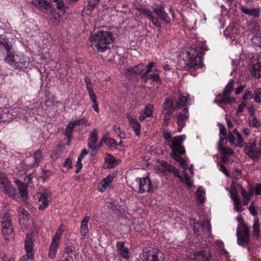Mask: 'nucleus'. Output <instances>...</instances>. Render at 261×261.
Wrapping results in <instances>:
<instances>
[{
	"mask_svg": "<svg viewBox=\"0 0 261 261\" xmlns=\"http://www.w3.org/2000/svg\"><path fill=\"white\" fill-rule=\"evenodd\" d=\"M237 243L239 246L246 247L250 242L251 234L248 226L241 222L237 229Z\"/></svg>",
	"mask_w": 261,
	"mask_h": 261,
	"instance_id": "obj_6",
	"label": "nucleus"
},
{
	"mask_svg": "<svg viewBox=\"0 0 261 261\" xmlns=\"http://www.w3.org/2000/svg\"><path fill=\"white\" fill-rule=\"evenodd\" d=\"M0 44L2 45L5 48L7 55L9 53H11V48L12 45L10 43L9 41L6 39V36L5 35H0Z\"/></svg>",
	"mask_w": 261,
	"mask_h": 261,
	"instance_id": "obj_30",
	"label": "nucleus"
},
{
	"mask_svg": "<svg viewBox=\"0 0 261 261\" xmlns=\"http://www.w3.org/2000/svg\"><path fill=\"white\" fill-rule=\"evenodd\" d=\"M153 105L148 104L146 106L144 109V114L145 117H149L152 116V114Z\"/></svg>",
	"mask_w": 261,
	"mask_h": 261,
	"instance_id": "obj_46",
	"label": "nucleus"
},
{
	"mask_svg": "<svg viewBox=\"0 0 261 261\" xmlns=\"http://www.w3.org/2000/svg\"><path fill=\"white\" fill-rule=\"evenodd\" d=\"M217 149L220 151L221 155H227L233 154V151L230 148L223 146L221 143H218Z\"/></svg>",
	"mask_w": 261,
	"mask_h": 261,
	"instance_id": "obj_32",
	"label": "nucleus"
},
{
	"mask_svg": "<svg viewBox=\"0 0 261 261\" xmlns=\"http://www.w3.org/2000/svg\"><path fill=\"white\" fill-rule=\"evenodd\" d=\"M188 96H180L177 100L176 101L175 108H176V110L180 109L183 107H187L186 105H190V101L189 102Z\"/></svg>",
	"mask_w": 261,
	"mask_h": 261,
	"instance_id": "obj_31",
	"label": "nucleus"
},
{
	"mask_svg": "<svg viewBox=\"0 0 261 261\" xmlns=\"http://www.w3.org/2000/svg\"><path fill=\"white\" fill-rule=\"evenodd\" d=\"M149 77L152 81L155 82H160L161 79L159 72L156 71L155 72L149 75Z\"/></svg>",
	"mask_w": 261,
	"mask_h": 261,
	"instance_id": "obj_49",
	"label": "nucleus"
},
{
	"mask_svg": "<svg viewBox=\"0 0 261 261\" xmlns=\"http://www.w3.org/2000/svg\"><path fill=\"white\" fill-rule=\"evenodd\" d=\"M113 130L121 139H125L126 137L125 133L123 132L119 126L115 125L113 126Z\"/></svg>",
	"mask_w": 261,
	"mask_h": 261,
	"instance_id": "obj_40",
	"label": "nucleus"
},
{
	"mask_svg": "<svg viewBox=\"0 0 261 261\" xmlns=\"http://www.w3.org/2000/svg\"><path fill=\"white\" fill-rule=\"evenodd\" d=\"M187 57L188 58L187 65L190 68L195 69L200 66L201 53L199 47H190L187 53Z\"/></svg>",
	"mask_w": 261,
	"mask_h": 261,
	"instance_id": "obj_7",
	"label": "nucleus"
},
{
	"mask_svg": "<svg viewBox=\"0 0 261 261\" xmlns=\"http://www.w3.org/2000/svg\"><path fill=\"white\" fill-rule=\"evenodd\" d=\"M230 196L231 198L233 201L234 204H238V203L240 202V198L237 193H233L232 192H230Z\"/></svg>",
	"mask_w": 261,
	"mask_h": 261,
	"instance_id": "obj_53",
	"label": "nucleus"
},
{
	"mask_svg": "<svg viewBox=\"0 0 261 261\" xmlns=\"http://www.w3.org/2000/svg\"><path fill=\"white\" fill-rule=\"evenodd\" d=\"M145 68V65L143 63H140L133 68L126 69V74H128L129 73H133L135 74H140L144 71Z\"/></svg>",
	"mask_w": 261,
	"mask_h": 261,
	"instance_id": "obj_27",
	"label": "nucleus"
},
{
	"mask_svg": "<svg viewBox=\"0 0 261 261\" xmlns=\"http://www.w3.org/2000/svg\"><path fill=\"white\" fill-rule=\"evenodd\" d=\"M247 105V103L245 101H242L241 102V103L239 105V106L238 107V108L237 110V112L238 114H239V113H241L242 112H243V111H244V109L245 108V107H246Z\"/></svg>",
	"mask_w": 261,
	"mask_h": 261,
	"instance_id": "obj_55",
	"label": "nucleus"
},
{
	"mask_svg": "<svg viewBox=\"0 0 261 261\" xmlns=\"http://www.w3.org/2000/svg\"><path fill=\"white\" fill-rule=\"evenodd\" d=\"M32 4L42 12L54 15L53 6L46 0H32Z\"/></svg>",
	"mask_w": 261,
	"mask_h": 261,
	"instance_id": "obj_16",
	"label": "nucleus"
},
{
	"mask_svg": "<svg viewBox=\"0 0 261 261\" xmlns=\"http://www.w3.org/2000/svg\"><path fill=\"white\" fill-rule=\"evenodd\" d=\"M162 253L156 248H145L140 255L142 261H163L162 259Z\"/></svg>",
	"mask_w": 261,
	"mask_h": 261,
	"instance_id": "obj_8",
	"label": "nucleus"
},
{
	"mask_svg": "<svg viewBox=\"0 0 261 261\" xmlns=\"http://www.w3.org/2000/svg\"><path fill=\"white\" fill-rule=\"evenodd\" d=\"M136 181L139 184V192L140 193L149 192L151 191L152 185L150 179L148 176L144 178L138 177L136 179Z\"/></svg>",
	"mask_w": 261,
	"mask_h": 261,
	"instance_id": "obj_18",
	"label": "nucleus"
},
{
	"mask_svg": "<svg viewBox=\"0 0 261 261\" xmlns=\"http://www.w3.org/2000/svg\"><path fill=\"white\" fill-rule=\"evenodd\" d=\"M251 74L258 78L261 77V62H258L253 65Z\"/></svg>",
	"mask_w": 261,
	"mask_h": 261,
	"instance_id": "obj_34",
	"label": "nucleus"
},
{
	"mask_svg": "<svg viewBox=\"0 0 261 261\" xmlns=\"http://www.w3.org/2000/svg\"><path fill=\"white\" fill-rule=\"evenodd\" d=\"M0 189L10 196L15 195L16 190L12 187L5 174L2 172H0Z\"/></svg>",
	"mask_w": 261,
	"mask_h": 261,
	"instance_id": "obj_12",
	"label": "nucleus"
},
{
	"mask_svg": "<svg viewBox=\"0 0 261 261\" xmlns=\"http://www.w3.org/2000/svg\"><path fill=\"white\" fill-rule=\"evenodd\" d=\"M116 247L120 255L125 259L129 258V251L128 248L124 246V242L122 241L118 242L116 244Z\"/></svg>",
	"mask_w": 261,
	"mask_h": 261,
	"instance_id": "obj_25",
	"label": "nucleus"
},
{
	"mask_svg": "<svg viewBox=\"0 0 261 261\" xmlns=\"http://www.w3.org/2000/svg\"><path fill=\"white\" fill-rule=\"evenodd\" d=\"M2 233L6 240H9L14 237V230L11 223L10 215L8 213L5 214L2 218Z\"/></svg>",
	"mask_w": 261,
	"mask_h": 261,
	"instance_id": "obj_10",
	"label": "nucleus"
},
{
	"mask_svg": "<svg viewBox=\"0 0 261 261\" xmlns=\"http://www.w3.org/2000/svg\"><path fill=\"white\" fill-rule=\"evenodd\" d=\"M57 8L59 10V11L57 12L56 10L54 8L55 12L54 15H51L53 17L52 22L54 24H58L59 23L60 17L64 14L65 11V5L62 0L57 2Z\"/></svg>",
	"mask_w": 261,
	"mask_h": 261,
	"instance_id": "obj_19",
	"label": "nucleus"
},
{
	"mask_svg": "<svg viewBox=\"0 0 261 261\" xmlns=\"http://www.w3.org/2000/svg\"><path fill=\"white\" fill-rule=\"evenodd\" d=\"M163 137L165 139L166 144L171 149L170 156L179 163L181 167L186 170L188 169V165L184 159L181 156L186 153V150L182 145L183 141L186 139V136L181 135L172 138L171 133L165 131L163 133Z\"/></svg>",
	"mask_w": 261,
	"mask_h": 261,
	"instance_id": "obj_1",
	"label": "nucleus"
},
{
	"mask_svg": "<svg viewBox=\"0 0 261 261\" xmlns=\"http://www.w3.org/2000/svg\"><path fill=\"white\" fill-rule=\"evenodd\" d=\"M130 125L131 127L134 128L136 135L139 136L141 133V125L139 124V123L137 121H136L135 122H134L132 124Z\"/></svg>",
	"mask_w": 261,
	"mask_h": 261,
	"instance_id": "obj_43",
	"label": "nucleus"
},
{
	"mask_svg": "<svg viewBox=\"0 0 261 261\" xmlns=\"http://www.w3.org/2000/svg\"><path fill=\"white\" fill-rule=\"evenodd\" d=\"M158 163L162 165L163 167L165 168V169L169 171H172L174 169V167L172 166L171 165L168 164L167 162L164 161H158Z\"/></svg>",
	"mask_w": 261,
	"mask_h": 261,
	"instance_id": "obj_47",
	"label": "nucleus"
},
{
	"mask_svg": "<svg viewBox=\"0 0 261 261\" xmlns=\"http://www.w3.org/2000/svg\"><path fill=\"white\" fill-rule=\"evenodd\" d=\"M173 103L172 99L166 98L163 104L162 113L164 115L163 124L164 125H168L171 115L176 110V108L173 106Z\"/></svg>",
	"mask_w": 261,
	"mask_h": 261,
	"instance_id": "obj_9",
	"label": "nucleus"
},
{
	"mask_svg": "<svg viewBox=\"0 0 261 261\" xmlns=\"http://www.w3.org/2000/svg\"><path fill=\"white\" fill-rule=\"evenodd\" d=\"M189 116V108L186 107L177 115V119L178 126L183 127L185 125V120L188 118Z\"/></svg>",
	"mask_w": 261,
	"mask_h": 261,
	"instance_id": "obj_24",
	"label": "nucleus"
},
{
	"mask_svg": "<svg viewBox=\"0 0 261 261\" xmlns=\"http://www.w3.org/2000/svg\"><path fill=\"white\" fill-rule=\"evenodd\" d=\"M5 62L15 69H21L28 66L29 58L24 56L15 55L12 52L6 57Z\"/></svg>",
	"mask_w": 261,
	"mask_h": 261,
	"instance_id": "obj_5",
	"label": "nucleus"
},
{
	"mask_svg": "<svg viewBox=\"0 0 261 261\" xmlns=\"http://www.w3.org/2000/svg\"><path fill=\"white\" fill-rule=\"evenodd\" d=\"M240 189L241 190V193L242 196L243 197V198L247 200L250 199V197L253 195L252 189L251 187L249 188V193L244 190V189L243 188L242 186H240Z\"/></svg>",
	"mask_w": 261,
	"mask_h": 261,
	"instance_id": "obj_37",
	"label": "nucleus"
},
{
	"mask_svg": "<svg viewBox=\"0 0 261 261\" xmlns=\"http://www.w3.org/2000/svg\"><path fill=\"white\" fill-rule=\"evenodd\" d=\"M234 84V81L232 79L225 86L222 93L216 95L214 102L222 108L227 104L234 102L236 100L235 98L229 96L233 89Z\"/></svg>",
	"mask_w": 261,
	"mask_h": 261,
	"instance_id": "obj_4",
	"label": "nucleus"
},
{
	"mask_svg": "<svg viewBox=\"0 0 261 261\" xmlns=\"http://www.w3.org/2000/svg\"><path fill=\"white\" fill-rule=\"evenodd\" d=\"M245 152L252 160L256 161L261 157V149L256 146L255 142L246 143Z\"/></svg>",
	"mask_w": 261,
	"mask_h": 261,
	"instance_id": "obj_14",
	"label": "nucleus"
},
{
	"mask_svg": "<svg viewBox=\"0 0 261 261\" xmlns=\"http://www.w3.org/2000/svg\"><path fill=\"white\" fill-rule=\"evenodd\" d=\"M24 248L27 254L30 257V259H33L34 258V242L32 240V237L29 234L27 235L25 240Z\"/></svg>",
	"mask_w": 261,
	"mask_h": 261,
	"instance_id": "obj_20",
	"label": "nucleus"
},
{
	"mask_svg": "<svg viewBox=\"0 0 261 261\" xmlns=\"http://www.w3.org/2000/svg\"><path fill=\"white\" fill-rule=\"evenodd\" d=\"M90 220L89 216H85L81 222L80 227L81 235L85 237L89 232L88 223Z\"/></svg>",
	"mask_w": 261,
	"mask_h": 261,
	"instance_id": "obj_28",
	"label": "nucleus"
},
{
	"mask_svg": "<svg viewBox=\"0 0 261 261\" xmlns=\"http://www.w3.org/2000/svg\"><path fill=\"white\" fill-rule=\"evenodd\" d=\"M196 194L198 202L203 204L205 202L204 195L205 192L204 189L201 187H198Z\"/></svg>",
	"mask_w": 261,
	"mask_h": 261,
	"instance_id": "obj_33",
	"label": "nucleus"
},
{
	"mask_svg": "<svg viewBox=\"0 0 261 261\" xmlns=\"http://www.w3.org/2000/svg\"><path fill=\"white\" fill-rule=\"evenodd\" d=\"M97 129L95 128L90 133L89 137L88 138V147L93 151H96L97 150L96 144L97 141Z\"/></svg>",
	"mask_w": 261,
	"mask_h": 261,
	"instance_id": "obj_21",
	"label": "nucleus"
},
{
	"mask_svg": "<svg viewBox=\"0 0 261 261\" xmlns=\"http://www.w3.org/2000/svg\"><path fill=\"white\" fill-rule=\"evenodd\" d=\"M170 172H173L174 177H177L179 178L180 181H184V177L179 175L178 170L174 167V169L172 171H169Z\"/></svg>",
	"mask_w": 261,
	"mask_h": 261,
	"instance_id": "obj_56",
	"label": "nucleus"
},
{
	"mask_svg": "<svg viewBox=\"0 0 261 261\" xmlns=\"http://www.w3.org/2000/svg\"><path fill=\"white\" fill-rule=\"evenodd\" d=\"M155 65L154 62H150L147 66H145V67H147V70L143 74V76H146L148 73L150 72L151 69Z\"/></svg>",
	"mask_w": 261,
	"mask_h": 261,
	"instance_id": "obj_51",
	"label": "nucleus"
},
{
	"mask_svg": "<svg viewBox=\"0 0 261 261\" xmlns=\"http://www.w3.org/2000/svg\"><path fill=\"white\" fill-rule=\"evenodd\" d=\"M218 167H219V170L222 171L224 174H225L226 176H229V174L227 171L226 167L222 164L219 163H218Z\"/></svg>",
	"mask_w": 261,
	"mask_h": 261,
	"instance_id": "obj_52",
	"label": "nucleus"
},
{
	"mask_svg": "<svg viewBox=\"0 0 261 261\" xmlns=\"http://www.w3.org/2000/svg\"><path fill=\"white\" fill-rule=\"evenodd\" d=\"M62 230L61 228L58 229L54 236L51 243L50 245L48 256L51 258H54L57 254V251L60 242V238L62 236Z\"/></svg>",
	"mask_w": 261,
	"mask_h": 261,
	"instance_id": "obj_13",
	"label": "nucleus"
},
{
	"mask_svg": "<svg viewBox=\"0 0 261 261\" xmlns=\"http://www.w3.org/2000/svg\"><path fill=\"white\" fill-rule=\"evenodd\" d=\"M51 193L50 191L48 189H42L34 196L35 200H37L41 203L38 206L39 210H44L48 206L49 202L48 198L50 197Z\"/></svg>",
	"mask_w": 261,
	"mask_h": 261,
	"instance_id": "obj_11",
	"label": "nucleus"
},
{
	"mask_svg": "<svg viewBox=\"0 0 261 261\" xmlns=\"http://www.w3.org/2000/svg\"><path fill=\"white\" fill-rule=\"evenodd\" d=\"M241 9L245 14L254 17H258L260 14V10L259 9L254 8L250 9L246 7L242 6Z\"/></svg>",
	"mask_w": 261,
	"mask_h": 261,
	"instance_id": "obj_29",
	"label": "nucleus"
},
{
	"mask_svg": "<svg viewBox=\"0 0 261 261\" xmlns=\"http://www.w3.org/2000/svg\"><path fill=\"white\" fill-rule=\"evenodd\" d=\"M113 179L114 176L111 174H109L107 176V177L103 179L98 184L97 189L98 191L100 192H104L106 189L109 187Z\"/></svg>",
	"mask_w": 261,
	"mask_h": 261,
	"instance_id": "obj_23",
	"label": "nucleus"
},
{
	"mask_svg": "<svg viewBox=\"0 0 261 261\" xmlns=\"http://www.w3.org/2000/svg\"><path fill=\"white\" fill-rule=\"evenodd\" d=\"M194 233L197 236H202L205 234L207 232L211 233V226L210 222L205 224L201 221L194 222L193 226Z\"/></svg>",
	"mask_w": 261,
	"mask_h": 261,
	"instance_id": "obj_15",
	"label": "nucleus"
},
{
	"mask_svg": "<svg viewBox=\"0 0 261 261\" xmlns=\"http://www.w3.org/2000/svg\"><path fill=\"white\" fill-rule=\"evenodd\" d=\"M34 158L35 161V163L33 164V166H36L41 161L42 158V152L40 149H38L35 152L34 154Z\"/></svg>",
	"mask_w": 261,
	"mask_h": 261,
	"instance_id": "obj_41",
	"label": "nucleus"
},
{
	"mask_svg": "<svg viewBox=\"0 0 261 261\" xmlns=\"http://www.w3.org/2000/svg\"><path fill=\"white\" fill-rule=\"evenodd\" d=\"M114 41V36L111 32L99 30L91 34L92 46L98 52L103 53L109 48L108 45Z\"/></svg>",
	"mask_w": 261,
	"mask_h": 261,
	"instance_id": "obj_3",
	"label": "nucleus"
},
{
	"mask_svg": "<svg viewBox=\"0 0 261 261\" xmlns=\"http://www.w3.org/2000/svg\"><path fill=\"white\" fill-rule=\"evenodd\" d=\"M75 167H76V170L75 171V172L76 173H79V172L80 171V170L82 169V168L83 167V164L82 163V161H80V160L79 161L77 160L76 163Z\"/></svg>",
	"mask_w": 261,
	"mask_h": 261,
	"instance_id": "obj_57",
	"label": "nucleus"
},
{
	"mask_svg": "<svg viewBox=\"0 0 261 261\" xmlns=\"http://www.w3.org/2000/svg\"><path fill=\"white\" fill-rule=\"evenodd\" d=\"M253 97V95H252L251 91H249L247 92H246L243 97V99L246 100L249 99H251Z\"/></svg>",
	"mask_w": 261,
	"mask_h": 261,
	"instance_id": "obj_60",
	"label": "nucleus"
},
{
	"mask_svg": "<svg viewBox=\"0 0 261 261\" xmlns=\"http://www.w3.org/2000/svg\"><path fill=\"white\" fill-rule=\"evenodd\" d=\"M256 195H259L261 194V184L258 183L256 184L254 188Z\"/></svg>",
	"mask_w": 261,
	"mask_h": 261,
	"instance_id": "obj_58",
	"label": "nucleus"
},
{
	"mask_svg": "<svg viewBox=\"0 0 261 261\" xmlns=\"http://www.w3.org/2000/svg\"><path fill=\"white\" fill-rule=\"evenodd\" d=\"M99 1L100 0H88V5L87 6V10H92L95 6L99 3Z\"/></svg>",
	"mask_w": 261,
	"mask_h": 261,
	"instance_id": "obj_45",
	"label": "nucleus"
},
{
	"mask_svg": "<svg viewBox=\"0 0 261 261\" xmlns=\"http://www.w3.org/2000/svg\"><path fill=\"white\" fill-rule=\"evenodd\" d=\"M220 136H222L224 137H225L227 135V133L226 132V129L224 125H221L220 128Z\"/></svg>",
	"mask_w": 261,
	"mask_h": 261,
	"instance_id": "obj_64",
	"label": "nucleus"
},
{
	"mask_svg": "<svg viewBox=\"0 0 261 261\" xmlns=\"http://www.w3.org/2000/svg\"><path fill=\"white\" fill-rule=\"evenodd\" d=\"M16 184L18 187L19 193L21 195V197L23 199H26L28 198V186L22 182L20 180H17L15 181Z\"/></svg>",
	"mask_w": 261,
	"mask_h": 261,
	"instance_id": "obj_26",
	"label": "nucleus"
},
{
	"mask_svg": "<svg viewBox=\"0 0 261 261\" xmlns=\"http://www.w3.org/2000/svg\"><path fill=\"white\" fill-rule=\"evenodd\" d=\"M70 122H72V124H73V125L74 126H75L76 125H82L83 124H85L87 126L90 125V123H89L88 121L85 118H82L79 119H76Z\"/></svg>",
	"mask_w": 261,
	"mask_h": 261,
	"instance_id": "obj_39",
	"label": "nucleus"
},
{
	"mask_svg": "<svg viewBox=\"0 0 261 261\" xmlns=\"http://www.w3.org/2000/svg\"><path fill=\"white\" fill-rule=\"evenodd\" d=\"M250 213L251 215L255 216L257 215L256 209L253 203H252L249 207Z\"/></svg>",
	"mask_w": 261,
	"mask_h": 261,
	"instance_id": "obj_61",
	"label": "nucleus"
},
{
	"mask_svg": "<svg viewBox=\"0 0 261 261\" xmlns=\"http://www.w3.org/2000/svg\"><path fill=\"white\" fill-rule=\"evenodd\" d=\"M64 166L65 167H67L68 168H71L72 167V161L70 159L67 158L66 159L64 163Z\"/></svg>",
	"mask_w": 261,
	"mask_h": 261,
	"instance_id": "obj_63",
	"label": "nucleus"
},
{
	"mask_svg": "<svg viewBox=\"0 0 261 261\" xmlns=\"http://www.w3.org/2000/svg\"><path fill=\"white\" fill-rule=\"evenodd\" d=\"M253 43L258 46L261 47V37L255 36L252 38Z\"/></svg>",
	"mask_w": 261,
	"mask_h": 261,
	"instance_id": "obj_54",
	"label": "nucleus"
},
{
	"mask_svg": "<svg viewBox=\"0 0 261 261\" xmlns=\"http://www.w3.org/2000/svg\"><path fill=\"white\" fill-rule=\"evenodd\" d=\"M60 156V151L58 149L55 150L51 154V158L53 160H55Z\"/></svg>",
	"mask_w": 261,
	"mask_h": 261,
	"instance_id": "obj_62",
	"label": "nucleus"
},
{
	"mask_svg": "<svg viewBox=\"0 0 261 261\" xmlns=\"http://www.w3.org/2000/svg\"><path fill=\"white\" fill-rule=\"evenodd\" d=\"M104 142L110 147H116L118 146V143L113 138H107L105 139Z\"/></svg>",
	"mask_w": 261,
	"mask_h": 261,
	"instance_id": "obj_42",
	"label": "nucleus"
},
{
	"mask_svg": "<svg viewBox=\"0 0 261 261\" xmlns=\"http://www.w3.org/2000/svg\"><path fill=\"white\" fill-rule=\"evenodd\" d=\"M254 100L257 102H261V98H260V94H261V88H257L255 89L254 91Z\"/></svg>",
	"mask_w": 261,
	"mask_h": 261,
	"instance_id": "obj_48",
	"label": "nucleus"
},
{
	"mask_svg": "<svg viewBox=\"0 0 261 261\" xmlns=\"http://www.w3.org/2000/svg\"><path fill=\"white\" fill-rule=\"evenodd\" d=\"M259 234V224L257 219H255L253 225V235L258 238Z\"/></svg>",
	"mask_w": 261,
	"mask_h": 261,
	"instance_id": "obj_38",
	"label": "nucleus"
},
{
	"mask_svg": "<svg viewBox=\"0 0 261 261\" xmlns=\"http://www.w3.org/2000/svg\"><path fill=\"white\" fill-rule=\"evenodd\" d=\"M249 125L250 127H258L260 126L261 123L258 121L256 116L254 114H251L248 119Z\"/></svg>",
	"mask_w": 261,
	"mask_h": 261,
	"instance_id": "obj_36",
	"label": "nucleus"
},
{
	"mask_svg": "<svg viewBox=\"0 0 261 261\" xmlns=\"http://www.w3.org/2000/svg\"><path fill=\"white\" fill-rule=\"evenodd\" d=\"M136 9L140 12L142 14L146 16L152 24L159 28H161V22L159 21L160 19L166 24L171 23V20L168 14L165 11L164 7L161 5H155L152 12L147 8L142 7H136Z\"/></svg>",
	"mask_w": 261,
	"mask_h": 261,
	"instance_id": "obj_2",
	"label": "nucleus"
},
{
	"mask_svg": "<svg viewBox=\"0 0 261 261\" xmlns=\"http://www.w3.org/2000/svg\"><path fill=\"white\" fill-rule=\"evenodd\" d=\"M211 257V252L206 250L192 252L189 255V258L195 261H210Z\"/></svg>",
	"mask_w": 261,
	"mask_h": 261,
	"instance_id": "obj_17",
	"label": "nucleus"
},
{
	"mask_svg": "<svg viewBox=\"0 0 261 261\" xmlns=\"http://www.w3.org/2000/svg\"><path fill=\"white\" fill-rule=\"evenodd\" d=\"M184 181H181L183 182H185L188 187H192V180L191 178L188 176V174L186 173H184Z\"/></svg>",
	"mask_w": 261,
	"mask_h": 261,
	"instance_id": "obj_50",
	"label": "nucleus"
},
{
	"mask_svg": "<svg viewBox=\"0 0 261 261\" xmlns=\"http://www.w3.org/2000/svg\"><path fill=\"white\" fill-rule=\"evenodd\" d=\"M237 138L234 135L230 132L228 135L229 142L232 145L234 146L242 147L243 146L244 140L240 133L236 135Z\"/></svg>",
	"mask_w": 261,
	"mask_h": 261,
	"instance_id": "obj_22",
	"label": "nucleus"
},
{
	"mask_svg": "<svg viewBox=\"0 0 261 261\" xmlns=\"http://www.w3.org/2000/svg\"><path fill=\"white\" fill-rule=\"evenodd\" d=\"M75 126L72 124V122L70 121L67 124L66 129L65 130L64 134L67 137L68 139L69 140L72 137V134Z\"/></svg>",
	"mask_w": 261,
	"mask_h": 261,
	"instance_id": "obj_35",
	"label": "nucleus"
},
{
	"mask_svg": "<svg viewBox=\"0 0 261 261\" xmlns=\"http://www.w3.org/2000/svg\"><path fill=\"white\" fill-rule=\"evenodd\" d=\"M18 211L19 213H20V215L23 216V218H24L25 216H26L27 217H28L29 213L24 208L22 207H19Z\"/></svg>",
	"mask_w": 261,
	"mask_h": 261,
	"instance_id": "obj_59",
	"label": "nucleus"
},
{
	"mask_svg": "<svg viewBox=\"0 0 261 261\" xmlns=\"http://www.w3.org/2000/svg\"><path fill=\"white\" fill-rule=\"evenodd\" d=\"M42 174L41 176V178L45 182L51 176V172L49 170L42 169Z\"/></svg>",
	"mask_w": 261,
	"mask_h": 261,
	"instance_id": "obj_44",
	"label": "nucleus"
}]
</instances>
